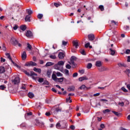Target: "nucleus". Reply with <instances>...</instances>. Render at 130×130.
Returning <instances> with one entry per match:
<instances>
[{
    "label": "nucleus",
    "instance_id": "nucleus-1",
    "mask_svg": "<svg viewBox=\"0 0 130 130\" xmlns=\"http://www.w3.org/2000/svg\"><path fill=\"white\" fill-rule=\"evenodd\" d=\"M75 60H77V58L75 56H72L70 59V62L69 63L73 65V69H75L78 66L77 63H75Z\"/></svg>",
    "mask_w": 130,
    "mask_h": 130
},
{
    "label": "nucleus",
    "instance_id": "nucleus-2",
    "mask_svg": "<svg viewBox=\"0 0 130 130\" xmlns=\"http://www.w3.org/2000/svg\"><path fill=\"white\" fill-rule=\"evenodd\" d=\"M11 42L12 44L16 46V45H18L19 47H21L22 46V45L20 43H19V42H18V40L16 39V38L12 37L11 39Z\"/></svg>",
    "mask_w": 130,
    "mask_h": 130
},
{
    "label": "nucleus",
    "instance_id": "nucleus-3",
    "mask_svg": "<svg viewBox=\"0 0 130 130\" xmlns=\"http://www.w3.org/2000/svg\"><path fill=\"white\" fill-rule=\"evenodd\" d=\"M21 7H22V5H13L12 9L13 11H16L17 12H21Z\"/></svg>",
    "mask_w": 130,
    "mask_h": 130
},
{
    "label": "nucleus",
    "instance_id": "nucleus-4",
    "mask_svg": "<svg viewBox=\"0 0 130 130\" xmlns=\"http://www.w3.org/2000/svg\"><path fill=\"white\" fill-rule=\"evenodd\" d=\"M36 66H37V63L33 61L27 62L25 64V67H35Z\"/></svg>",
    "mask_w": 130,
    "mask_h": 130
},
{
    "label": "nucleus",
    "instance_id": "nucleus-5",
    "mask_svg": "<svg viewBox=\"0 0 130 130\" xmlns=\"http://www.w3.org/2000/svg\"><path fill=\"white\" fill-rule=\"evenodd\" d=\"M12 83H13L14 85H18V84L20 83V78L18 77H15V78L12 80Z\"/></svg>",
    "mask_w": 130,
    "mask_h": 130
},
{
    "label": "nucleus",
    "instance_id": "nucleus-6",
    "mask_svg": "<svg viewBox=\"0 0 130 130\" xmlns=\"http://www.w3.org/2000/svg\"><path fill=\"white\" fill-rule=\"evenodd\" d=\"M26 36L28 38H32L33 37V34L30 30H27L26 33Z\"/></svg>",
    "mask_w": 130,
    "mask_h": 130
},
{
    "label": "nucleus",
    "instance_id": "nucleus-7",
    "mask_svg": "<svg viewBox=\"0 0 130 130\" xmlns=\"http://www.w3.org/2000/svg\"><path fill=\"white\" fill-rule=\"evenodd\" d=\"M88 38L89 41H93L95 39V36L93 34H90L88 35Z\"/></svg>",
    "mask_w": 130,
    "mask_h": 130
},
{
    "label": "nucleus",
    "instance_id": "nucleus-8",
    "mask_svg": "<svg viewBox=\"0 0 130 130\" xmlns=\"http://www.w3.org/2000/svg\"><path fill=\"white\" fill-rule=\"evenodd\" d=\"M37 74L35 73L34 72H30V77H32L34 80H36V77H37Z\"/></svg>",
    "mask_w": 130,
    "mask_h": 130
},
{
    "label": "nucleus",
    "instance_id": "nucleus-9",
    "mask_svg": "<svg viewBox=\"0 0 130 130\" xmlns=\"http://www.w3.org/2000/svg\"><path fill=\"white\" fill-rule=\"evenodd\" d=\"M91 87H86V85H81L80 87H79V89L80 90H89V89H90Z\"/></svg>",
    "mask_w": 130,
    "mask_h": 130
},
{
    "label": "nucleus",
    "instance_id": "nucleus-10",
    "mask_svg": "<svg viewBox=\"0 0 130 130\" xmlns=\"http://www.w3.org/2000/svg\"><path fill=\"white\" fill-rule=\"evenodd\" d=\"M109 69L108 68H106V67H101L99 69V71L100 72H105L106 71H109Z\"/></svg>",
    "mask_w": 130,
    "mask_h": 130
},
{
    "label": "nucleus",
    "instance_id": "nucleus-11",
    "mask_svg": "<svg viewBox=\"0 0 130 130\" xmlns=\"http://www.w3.org/2000/svg\"><path fill=\"white\" fill-rule=\"evenodd\" d=\"M21 58L23 59V60H25V59L27 58V54L26 53L25 51H24L21 54Z\"/></svg>",
    "mask_w": 130,
    "mask_h": 130
},
{
    "label": "nucleus",
    "instance_id": "nucleus-12",
    "mask_svg": "<svg viewBox=\"0 0 130 130\" xmlns=\"http://www.w3.org/2000/svg\"><path fill=\"white\" fill-rule=\"evenodd\" d=\"M85 80H89V79L86 76L80 77L79 78V81L80 82H83V81H85Z\"/></svg>",
    "mask_w": 130,
    "mask_h": 130
},
{
    "label": "nucleus",
    "instance_id": "nucleus-13",
    "mask_svg": "<svg viewBox=\"0 0 130 130\" xmlns=\"http://www.w3.org/2000/svg\"><path fill=\"white\" fill-rule=\"evenodd\" d=\"M27 47L26 48V50H27L28 51H30V50H32V46H31V45H30V44L29 43H27Z\"/></svg>",
    "mask_w": 130,
    "mask_h": 130
},
{
    "label": "nucleus",
    "instance_id": "nucleus-14",
    "mask_svg": "<svg viewBox=\"0 0 130 130\" xmlns=\"http://www.w3.org/2000/svg\"><path fill=\"white\" fill-rule=\"evenodd\" d=\"M95 66L98 68H100L102 66V62L101 61H96L95 62Z\"/></svg>",
    "mask_w": 130,
    "mask_h": 130
},
{
    "label": "nucleus",
    "instance_id": "nucleus-15",
    "mask_svg": "<svg viewBox=\"0 0 130 130\" xmlns=\"http://www.w3.org/2000/svg\"><path fill=\"white\" fill-rule=\"evenodd\" d=\"M68 90L69 92L75 91V86L74 85L69 86L68 88Z\"/></svg>",
    "mask_w": 130,
    "mask_h": 130
},
{
    "label": "nucleus",
    "instance_id": "nucleus-16",
    "mask_svg": "<svg viewBox=\"0 0 130 130\" xmlns=\"http://www.w3.org/2000/svg\"><path fill=\"white\" fill-rule=\"evenodd\" d=\"M58 57L60 59H62L64 57V54L62 52H59L58 53Z\"/></svg>",
    "mask_w": 130,
    "mask_h": 130
},
{
    "label": "nucleus",
    "instance_id": "nucleus-17",
    "mask_svg": "<svg viewBox=\"0 0 130 130\" xmlns=\"http://www.w3.org/2000/svg\"><path fill=\"white\" fill-rule=\"evenodd\" d=\"M27 96L28 97H29V98H30V99H32V98H34L35 95L33 92H29L28 93Z\"/></svg>",
    "mask_w": 130,
    "mask_h": 130
},
{
    "label": "nucleus",
    "instance_id": "nucleus-18",
    "mask_svg": "<svg viewBox=\"0 0 130 130\" xmlns=\"http://www.w3.org/2000/svg\"><path fill=\"white\" fill-rule=\"evenodd\" d=\"M109 50H110V54H111V55H115V50L112 49V48H111L109 49Z\"/></svg>",
    "mask_w": 130,
    "mask_h": 130
},
{
    "label": "nucleus",
    "instance_id": "nucleus-19",
    "mask_svg": "<svg viewBox=\"0 0 130 130\" xmlns=\"http://www.w3.org/2000/svg\"><path fill=\"white\" fill-rule=\"evenodd\" d=\"M52 79L55 82H57V77H56V75L54 74V73L52 75Z\"/></svg>",
    "mask_w": 130,
    "mask_h": 130
},
{
    "label": "nucleus",
    "instance_id": "nucleus-20",
    "mask_svg": "<svg viewBox=\"0 0 130 130\" xmlns=\"http://www.w3.org/2000/svg\"><path fill=\"white\" fill-rule=\"evenodd\" d=\"M30 15H26L25 18V22H31V20L30 19Z\"/></svg>",
    "mask_w": 130,
    "mask_h": 130
},
{
    "label": "nucleus",
    "instance_id": "nucleus-21",
    "mask_svg": "<svg viewBox=\"0 0 130 130\" xmlns=\"http://www.w3.org/2000/svg\"><path fill=\"white\" fill-rule=\"evenodd\" d=\"M112 113H114L116 116H119V115H121V113H118V112H116L115 111H112Z\"/></svg>",
    "mask_w": 130,
    "mask_h": 130
},
{
    "label": "nucleus",
    "instance_id": "nucleus-22",
    "mask_svg": "<svg viewBox=\"0 0 130 130\" xmlns=\"http://www.w3.org/2000/svg\"><path fill=\"white\" fill-rule=\"evenodd\" d=\"M26 12L28 14V16H30V15H31V14H33V11H32V10L30 9H26Z\"/></svg>",
    "mask_w": 130,
    "mask_h": 130
},
{
    "label": "nucleus",
    "instance_id": "nucleus-23",
    "mask_svg": "<svg viewBox=\"0 0 130 130\" xmlns=\"http://www.w3.org/2000/svg\"><path fill=\"white\" fill-rule=\"evenodd\" d=\"M20 28L22 31H25V30H26L27 29V27L26 26V25H21L20 26Z\"/></svg>",
    "mask_w": 130,
    "mask_h": 130
},
{
    "label": "nucleus",
    "instance_id": "nucleus-24",
    "mask_svg": "<svg viewBox=\"0 0 130 130\" xmlns=\"http://www.w3.org/2000/svg\"><path fill=\"white\" fill-rule=\"evenodd\" d=\"M5 67H0V74H4L5 73Z\"/></svg>",
    "mask_w": 130,
    "mask_h": 130
},
{
    "label": "nucleus",
    "instance_id": "nucleus-25",
    "mask_svg": "<svg viewBox=\"0 0 130 130\" xmlns=\"http://www.w3.org/2000/svg\"><path fill=\"white\" fill-rule=\"evenodd\" d=\"M73 43L74 46H75V48H78V46H79V43L74 41H73Z\"/></svg>",
    "mask_w": 130,
    "mask_h": 130
},
{
    "label": "nucleus",
    "instance_id": "nucleus-26",
    "mask_svg": "<svg viewBox=\"0 0 130 130\" xmlns=\"http://www.w3.org/2000/svg\"><path fill=\"white\" fill-rule=\"evenodd\" d=\"M6 55L7 58H8L11 61H12V60H13V59H12V57H11V55H10V53H6Z\"/></svg>",
    "mask_w": 130,
    "mask_h": 130
},
{
    "label": "nucleus",
    "instance_id": "nucleus-27",
    "mask_svg": "<svg viewBox=\"0 0 130 130\" xmlns=\"http://www.w3.org/2000/svg\"><path fill=\"white\" fill-rule=\"evenodd\" d=\"M118 67H123L124 68H126L127 66L126 64H125L124 63H119L118 64Z\"/></svg>",
    "mask_w": 130,
    "mask_h": 130
},
{
    "label": "nucleus",
    "instance_id": "nucleus-28",
    "mask_svg": "<svg viewBox=\"0 0 130 130\" xmlns=\"http://www.w3.org/2000/svg\"><path fill=\"white\" fill-rule=\"evenodd\" d=\"M51 70H48L47 71V76H48V78H50V76H51Z\"/></svg>",
    "mask_w": 130,
    "mask_h": 130
},
{
    "label": "nucleus",
    "instance_id": "nucleus-29",
    "mask_svg": "<svg viewBox=\"0 0 130 130\" xmlns=\"http://www.w3.org/2000/svg\"><path fill=\"white\" fill-rule=\"evenodd\" d=\"M63 80H64V78L63 77L57 78V82H58L59 83H61V82H63Z\"/></svg>",
    "mask_w": 130,
    "mask_h": 130
},
{
    "label": "nucleus",
    "instance_id": "nucleus-30",
    "mask_svg": "<svg viewBox=\"0 0 130 130\" xmlns=\"http://www.w3.org/2000/svg\"><path fill=\"white\" fill-rule=\"evenodd\" d=\"M34 71L35 72H37V73H39V74H40L41 73V69H40L35 68L34 69Z\"/></svg>",
    "mask_w": 130,
    "mask_h": 130
},
{
    "label": "nucleus",
    "instance_id": "nucleus-31",
    "mask_svg": "<svg viewBox=\"0 0 130 130\" xmlns=\"http://www.w3.org/2000/svg\"><path fill=\"white\" fill-rule=\"evenodd\" d=\"M53 63L51 62H47L46 64V67H51V66H53Z\"/></svg>",
    "mask_w": 130,
    "mask_h": 130
},
{
    "label": "nucleus",
    "instance_id": "nucleus-32",
    "mask_svg": "<svg viewBox=\"0 0 130 130\" xmlns=\"http://www.w3.org/2000/svg\"><path fill=\"white\" fill-rule=\"evenodd\" d=\"M55 111H56V112H61V108H59V107H58V108H56L55 109Z\"/></svg>",
    "mask_w": 130,
    "mask_h": 130
},
{
    "label": "nucleus",
    "instance_id": "nucleus-33",
    "mask_svg": "<svg viewBox=\"0 0 130 130\" xmlns=\"http://www.w3.org/2000/svg\"><path fill=\"white\" fill-rule=\"evenodd\" d=\"M124 73H126V75L128 76V77H129V74H130V70L129 69H126Z\"/></svg>",
    "mask_w": 130,
    "mask_h": 130
},
{
    "label": "nucleus",
    "instance_id": "nucleus-34",
    "mask_svg": "<svg viewBox=\"0 0 130 130\" xmlns=\"http://www.w3.org/2000/svg\"><path fill=\"white\" fill-rule=\"evenodd\" d=\"M11 62L14 64V66H15V67H16V68H18L19 69H20V68H21V67H20L19 65H17V63H15V62H14V61L11 60Z\"/></svg>",
    "mask_w": 130,
    "mask_h": 130
},
{
    "label": "nucleus",
    "instance_id": "nucleus-35",
    "mask_svg": "<svg viewBox=\"0 0 130 130\" xmlns=\"http://www.w3.org/2000/svg\"><path fill=\"white\" fill-rule=\"evenodd\" d=\"M26 126L27 124L25 122H23L20 125V127H26Z\"/></svg>",
    "mask_w": 130,
    "mask_h": 130
},
{
    "label": "nucleus",
    "instance_id": "nucleus-36",
    "mask_svg": "<svg viewBox=\"0 0 130 130\" xmlns=\"http://www.w3.org/2000/svg\"><path fill=\"white\" fill-rule=\"evenodd\" d=\"M58 66H63L64 64V62L63 61H59L57 63Z\"/></svg>",
    "mask_w": 130,
    "mask_h": 130
},
{
    "label": "nucleus",
    "instance_id": "nucleus-37",
    "mask_svg": "<svg viewBox=\"0 0 130 130\" xmlns=\"http://www.w3.org/2000/svg\"><path fill=\"white\" fill-rule=\"evenodd\" d=\"M92 65L91 63H88L87 66V69H88V70H90L91 68H92Z\"/></svg>",
    "mask_w": 130,
    "mask_h": 130
},
{
    "label": "nucleus",
    "instance_id": "nucleus-38",
    "mask_svg": "<svg viewBox=\"0 0 130 130\" xmlns=\"http://www.w3.org/2000/svg\"><path fill=\"white\" fill-rule=\"evenodd\" d=\"M99 8L100 9L102 12H103V11H104V6H103V5H100L99 7Z\"/></svg>",
    "mask_w": 130,
    "mask_h": 130
},
{
    "label": "nucleus",
    "instance_id": "nucleus-39",
    "mask_svg": "<svg viewBox=\"0 0 130 130\" xmlns=\"http://www.w3.org/2000/svg\"><path fill=\"white\" fill-rule=\"evenodd\" d=\"M54 5L55 6V7L56 8H58V7H59V6L61 5V4L55 3H54Z\"/></svg>",
    "mask_w": 130,
    "mask_h": 130
},
{
    "label": "nucleus",
    "instance_id": "nucleus-40",
    "mask_svg": "<svg viewBox=\"0 0 130 130\" xmlns=\"http://www.w3.org/2000/svg\"><path fill=\"white\" fill-rule=\"evenodd\" d=\"M64 72H65V75H66V76H70V73L68 70L65 69Z\"/></svg>",
    "mask_w": 130,
    "mask_h": 130
},
{
    "label": "nucleus",
    "instance_id": "nucleus-41",
    "mask_svg": "<svg viewBox=\"0 0 130 130\" xmlns=\"http://www.w3.org/2000/svg\"><path fill=\"white\" fill-rule=\"evenodd\" d=\"M38 19H39L40 20H41V19H42V18H43V15L42 14H39L38 15Z\"/></svg>",
    "mask_w": 130,
    "mask_h": 130
},
{
    "label": "nucleus",
    "instance_id": "nucleus-42",
    "mask_svg": "<svg viewBox=\"0 0 130 130\" xmlns=\"http://www.w3.org/2000/svg\"><path fill=\"white\" fill-rule=\"evenodd\" d=\"M50 58H51L52 59H56V56H55V55H50Z\"/></svg>",
    "mask_w": 130,
    "mask_h": 130
},
{
    "label": "nucleus",
    "instance_id": "nucleus-43",
    "mask_svg": "<svg viewBox=\"0 0 130 130\" xmlns=\"http://www.w3.org/2000/svg\"><path fill=\"white\" fill-rule=\"evenodd\" d=\"M44 81V79L42 78H40L38 80V82H39V83H43Z\"/></svg>",
    "mask_w": 130,
    "mask_h": 130
},
{
    "label": "nucleus",
    "instance_id": "nucleus-44",
    "mask_svg": "<svg viewBox=\"0 0 130 130\" xmlns=\"http://www.w3.org/2000/svg\"><path fill=\"white\" fill-rule=\"evenodd\" d=\"M56 76L57 77H62V74H61L60 72H57L56 74Z\"/></svg>",
    "mask_w": 130,
    "mask_h": 130
},
{
    "label": "nucleus",
    "instance_id": "nucleus-45",
    "mask_svg": "<svg viewBox=\"0 0 130 130\" xmlns=\"http://www.w3.org/2000/svg\"><path fill=\"white\" fill-rule=\"evenodd\" d=\"M6 88V87L5 86V85H2L0 86V90H5Z\"/></svg>",
    "mask_w": 130,
    "mask_h": 130
},
{
    "label": "nucleus",
    "instance_id": "nucleus-46",
    "mask_svg": "<svg viewBox=\"0 0 130 130\" xmlns=\"http://www.w3.org/2000/svg\"><path fill=\"white\" fill-rule=\"evenodd\" d=\"M61 125H60V122H58L56 124V128H59V127H60Z\"/></svg>",
    "mask_w": 130,
    "mask_h": 130
},
{
    "label": "nucleus",
    "instance_id": "nucleus-47",
    "mask_svg": "<svg viewBox=\"0 0 130 130\" xmlns=\"http://www.w3.org/2000/svg\"><path fill=\"white\" fill-rule=\"evenodd\" d=\"M66 69H68L69 70H71L72 69V66L70 65V64H67L66 66Z\"/></svg>",
    "mask_w": 130,
    "mask_h": 130
},
{
    "label": "nucleus",
    "instance_id": "nucleus-48",
    "mask_svg": "<svg viewBox=\"0 0 130 130\" xmlns=\"http://www.w3.org/2000/svg\"><path fill=\"white\" fill-rule=\"evenodd\" d=\"M80 53L81 54H82V55H86V52H85V50H81Z\"/></svg>",
    "mask_w": 130,
    "mask_h": 130
},
{
    "label": "nucleus",
    "instance_id": "nucleus-49",
    "mask_svg": "<svg viewBox=\"0 0 130 130\" xmlns=\"http://www.w3.org/2000/svg\"><path fill=\"white\" fill-rule=\"evenodd\" d=\"M62 44L63 45V46H67V45L68 44V42L62 41Z\"/></svg>",
    "mask_w": 130,
    "mask_h": 130
},
{
    "label": "nucleus",
    "instance_id": "nucleus-50",
    "mask_svg": "<svg viewBox=\"0 0 130 130\" xmlns=\"http://www.w3.org/2000/svg\"><path fill=\"white\" fill-rule=\"evenodd\" d=\"M108 112H110V110L107 109L103 111V113H108Z\"/></svg>",
    "mask_w": 130,
    "mask_h": 130
},
{
    "label": "nucleus",
    "instance_id": "nucleus-51",
    "mask_svg": "<svg viewBox=\"0 0 130 130\" xmlns=\"http://www.w3.org/2000/svg\"><path fill=\"white\" fill-rule=\"evenodd\" d=\"M121 90L122 91H123V92H124L125 93H127V90L126 88H125L124 87H122Z\"/></svg>",
    "mask_w": 130,
    "mask_h": 130
},
{
    "label": "nucleus",
    "instance_id": "nucleus-52",
    "mask_svg": "<svg viewBox=\"0 0 130 130\" xmlns=\"http://www.w3.org/2000/svg\"><path fill=\"white\" fill-rule=\"evenodd\" d=\"M43 85H49V82H48V81H47V80H45L43 82Z\"/></svg>",
    "mask_w": 130,
    "mask_h": 130
},
{
    "label": "nucleus",
    "instance_id": "nucleus-53",
    "mask_svg": "<svg viewBox=\"0 0 130 130\" xmlns=\"http://www.w3.org/2000/svg\"><path fill=\"white\" fill-rule=\"evenodd\" d=\"M70 128H71L72 130H75V128H76V127H75V125H71L70 126Z\"/></svg>",
    "mask_w": 130,
    "mask_h": 130
},
{
    "label": "nucleus",
    "instance_id": "nucleus-54",
    "mask_svg": "<svg viewBox=\"0 0 130 130\" xmlns=\"http://www.w3.org/2000/svg\"><path fill=\"white\" fill-rule=\"evenodd\" d=\"M69 101H70V103H72V100H71V96H69V98L68 99H66V102H69Z\"/></svg>",
    "mask_w": 130,
    "mask_h": 130
},
{
    "label": "nucleus",
    "instance_id": "nucleus-55",
    "mask_svg": "<svg viewBox=\"0 0 130 130\" xmlns=\"http://www.w3.org/2000/svg\"><path fill=\"white\" fill-rule=\"evenodd\" d=\"M45 115H46V116H50L51 115V113H50V112H46V113H45Z\"/></svg>",
    "mask_w": 130,
    "mask_h": 130
},
{
    "label": "nucleus",
    "instance_id": "nucleus-56",
    "mask_svg": "<svg viewBox=\"0 0 130 130\" xmlns=\"http://www.w3.org/2000/svg\"><path fill=\"white\" fill-rule=\"evenodd\" d=\"M79 72L80 74H84L85 73V70L84 69L82 70H79Z\"/></svg>",
    "mask_w": 130,
    "mask_h": 130
},
{
    "label": "nucleus",
    "instance_id": "nucleus-57",
    "mask_svg": "<svg viewBox=\"0 0 130 130\" xmlns=\"http://www.w3.org/2000/svg\"><path fill=\"white\" fill-rule=\"evenodd\" d=\"M24 74H25V75H26V76H30V73H29V72H27V71L26 70L24 71Z\"/></svg>",
    "mask_w": 130,
    "mask_h": 130
},
{
    "label": "nucleus",
    "instance_id": "nucleus-58",
    "mask_svg": "<svg viewBox=\"0 0 130 130\" xmlns=\"http://www.w3.org/2000/svg\"><path fill=\"white\" fill-rule=\"evenodd\" d=\"M111 23H114V25H116V26H117L118 25V22H116L114 20H112Z\"/></svg>",
    "mask_w": 130,
    "mask_h": 130
},
{
    "label": "nucleus",
    "instance_id": "nucleus-59",
    "mask_svg": "<svg viewBox=\"0 0 130 130\" xmlns=\"http://www.w3.org/2000/svg\"><path fill=\"white\" fill-rule=\"evenodd\" d=\"M90 46V43H87L85 45V48H88Z\"/></svg>",
    "mask_w": 130,
    "mask_h": 130
},
{
    "label": "nucleus",
    "instance_id": "nucleus-60",
    "mask_svg": "<svg viewBox=\"0 0 130 130\" xmlns=\"http://www.w3.org/2000/svg\"><path fill=\"white\" fill-rule=\"evenodd\" d=\"M125 53H126V54H129L130 49H126V51H125Z\"/></svg>",
    "mask_w": 130,
    "mask_h": 130
},
{
    "label": "nucleus",
    "instance_id": "nucleus-61",
    "mask_svg": "<svg viewBox=\"0 0 130 130\" xmlns=\"http://www.w3.org/2000/svg\"><path fill=\"white\" fill-rule=\"evenodd\" d=\"M76 77H78V73H75L73 75V78H76Z\"/></svg>",
    "mask_w": 130,
    "mask_h": 130
},
{
    "label": "nucleus",
    "instance_id": "nucleus-62",
    "mask_svg": "<svg viewBox=\"0 0 130 130\" xmlns=\"http://www.w3.org/2000/svg\"><path fill=\"white\" fill-rule=\"evenodd\" d=\"M118 105H120V106H124V103L121 102V103H119Z\"/></svg>",
    "mask_w": 130,
    "mask_h": 130
},
{
    "label": "nucleus",
    "instance_id": "nucleus-63",
    "mask_svg": "<svg viewBox=\"0 0 130 130\" xmlns=\"http://www.w3.org/2000/svg\"><path fill=\"white\" fill-rule=\"evenodd\" d=\"M100 93H96L93 94L94 97H97V96H100Z\"/></svg>",
    "mask_w": 130,
    "mask_h": 130
},
{
    "label": "nucleus",
    "instance_id": "nucleus-64",
    "mask_svg": "<svg viewBox=\"0 0 130 130\" xmlns=\"http://www.w3.org/2000/svg\"><path fill=\"white\" fill-rule=\"evenodd\" d=\"M18 28H19V26L17 25H15L14 27H13V29L14 30H17V29H18Z\"/></svg>",
    "mask_w": 130,
    "mask_h": 130
}]
</instances>
